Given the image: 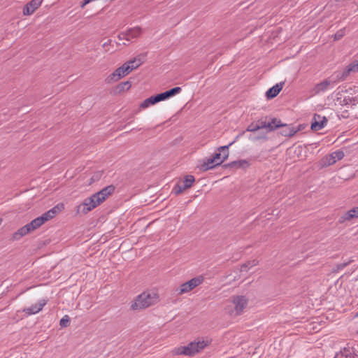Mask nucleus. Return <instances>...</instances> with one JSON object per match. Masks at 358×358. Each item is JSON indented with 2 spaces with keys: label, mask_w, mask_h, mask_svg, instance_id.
<instances>
[{
  "label": "nucleus",
  "mask_w": 358,
  "mask_h": 358,
  "mask_svg": "<svg viewBox=\"0 0 358 358\" xmlns=\"http://www.w3.org/2000/svg\"><path fill=\"white\" fill-rule=\"evenodd\" d=\"M159 301V295L154 291L143 292L139 294L131 305L134 310H142L156 304Z\"/></svg>",
  "instance_id": "f257e3e1"
},
{
  "label": "nucleus",
  "mask_w": 358,
  "mask_h": 358,
  "mask_svg": "<svg viewBox=\"0 0 358 358\" xmlns=\"http://www.w3.org/2000/svg\"><path fill=\"white\" fill-rule=\"evenodd\" d=\"M208 345V341H202L191 342L187 345L180 346L173 350L175 355L192 356Z\"/></svg>",
  "instance_id": "f03ea898"
},
{
  "label": "nucleus",
  "mask_w": 358,
  "mask_h": 358,
  "mask_svg": "<svg viewBox=\"0 0 358 358\" xmlns=\"http://www.w3.org/2000/svg\"><path fill=\"white\" fill-rule=\"evenodd\" d=\"M258 130L265 129L267 132L273 131L282 126L280 120L276 117H262L255 122Z\"/></svg>",
  "instance_id": "7ed1b4c3"
},
{
  "label": "nucleus",
  "mask_w": 358,
  "mask_h": 358,
  "mask_svg": "<svg viewBox=\"0 0 358 358\" xmlns=\"http://www.w3.org/2000/svg\"><path fill=\"white\" fill-rule=\"evenodd\" d=\"M115 190L113 185H108L91 196V210L99 206Z\"/></svg>",
  "instance_id": "20e7f679"
},
{
  "label": "nucleus",
  "mask_w": 358,
  "mask_h": 358,
  "mask_svg": "<svg viewBox=\"0 0 358 358\" xmlns=\"http://www.w3.org/2000/svg\"><path fill=\"white\" fill-rule=\"evenodd\" d=\"M203 282L201 276L194 278L182 284L178 289H176L178 295H182L192 291L193 289L199 286Z\"/></svg>",
  "instance_id": "39448f33"
},
{
  "label": "nucleus",
  "mask_w": 358,
  "mask_h": 358,
  "mask_svg": "<svg viewBox=\"0 0 358 358\" xmlns=\"http://www.w3.org/2000/svg\"><path fill=\"white\" fill-rule=\"evenodd\" d=\"M195 181V178L192 175L185 176L173 188L176 194H180L187 189L190 188Z\"/></svg>",
  "instance_id": "423d86ee"
},
{
  "label": "nucleus",
  "mask_w": 358,
  "mask_h": 358,
  "mask_svg": "<svg viewBox=\"0 0 358 358\" xmlns=\"http://www.w3.org/2000/svg\"><path fill=\"white\" fill-rule=\"evenodd\" d=\"M64 205L63 203H58L48 211L42 214L41 217L45 223L49 220L53 219L57 215L60 213L64 210Z\"/></svg>",
  "instance_id": "0eeeda50"
},
{
  "label": "nucleus",
  "mask_w": 358,
  "mask_h": 358,
  "mask_svg": "<svg viewBox=\"0 0 358 358\" xmlns=\"http://www.w3.org/2000/svg\"><path fill=\"white\" fill-rule=\"evenodd\" d=\"M132 71V68L129 69L125 63L120 67L117 68L108 78L110 80L117 81L121 78L125 76Z\"/></svg>",
  "instance_id": "6e6552de"
},
{
  "label": "nucleus",
  "mask_w": 358,
  "mask_h": 358,
  "mask_svg": "<svg viewBox=\"0 0 358 358\" xmlns=\"http://www.w3.org/2000/svg\"><path fill=\"white\" fill-rule=\"evenodd\" d=\"M328 120L325 116H321L318 114H315L311 123V129L313 131H319L324 128L327 124Z\"/></svg>",
  "instance_id": "1a4fd4ad"
},
{
  "label": "nucleus",
  "mask_w": 358,
  "mask_h": 358,
  "mask_svg": "<svg viewBox=\"0 0 358 358\" xmlns=\"http://www.w3.org/2000/svg\"><path fill=\"white\" fill-rule=\"evenodd\" d=\"M236 314H241L248 305V299L244 296H236L233 298Z\"/></svg>",
  "instance_id": "9d476101"
},
{
  "label": "nucleus",
  "mask_w": 358,
  "mask_h": 358,
  "mask_svg": "<svg viewBox=\"0 0 358 358\" xmlns=\"http://www.w3.org/2000/svg\"><path fill=\"white\" fill-rule=\"evenodd\" d=\"M334 358H358V355L353 348L348 346L337 352Z\"/></svg>",
  "instance_id": "9b49d317"
},
{
  "label": "nucleus",
  "mask_w": 358,
  "mask_h": 358,
  "mask_svg": "<svg viewBox=\"0 0 358 358\" xmlns=\"http://www.w3.org/2000/svg\"><path fill=\"white\" fill-rule=\"evenodd\" d=\"M222 162L223 160H220L216 163V161L213 157L206 158L203 159L202 163L199 166V169L203 171H206L220 165Z\"/></svg>",
  "instance_id": "f8f14e48"
},
{
  "label": "nucleus",
  "mask_w": 358,
  "mask_h": 358,
  "mask_svg": "<svg viewBox=\"0 0 358 358\" xmlns=\"http://www.w3.org/2000/svg\"><path fill=\"white\" fill-rule=\"evenodd\" d=\"M43 0H31L23 8L24 15H31L39 8Z\"/></svg>",
  "instance_id": "ddd939ff"
},
{
  "label": "nucleus",
  "mask_w": 358,
  "mask_h": 358,
  "mask_svg": "<svg viewBox=\"0 0 358 358\" xmlns=\"http://www.w3.org/2000/svg\"><path fill=\"white\" fill-rule=\"evenodd\" d=\"M280 127H282V129L280 131V134L285 137H292L295 135L299 131H300V128H295L292 124H283L282 126H280Z\"/></svg>",
  "instance_id": "4468645a"
},
{
  "label": "nucleus",
  "mask_w": 358,
  "mask_h": 358,
  "mask_svg": "<svg viewBox=\"0 0 358 358\" xmlns=\"http://www.w3.org/2000/svg\"><path fill=\"white\" fill-rule=\"evenodd\" d=\"M182 91V88L180 87H175L171 90H169L164 92L157 94V96L159 101H164L169 99L170 97L179 94Z\"/></svg>",
  "instance_id": "2eb2a0df"
},
{
  "label": "nucleus",
  "mask_w": 358,
  "mask_h": 358,
  "mask_svg": "<svg viewBox=\"0 0 358 358\" xmlns=\"http://www.w3.org/2000/svg\"><path fill=\"white\" fill-rule=\"evenodd\" d=\"M32 231H33L31 230V227H29V224H27L22 227L21 228H20L17 231H15L13 234V240H19L22 237L27 235L28 234H29Z\"/></svg>",
  "instance_id": "dca6fc26"
},
{
  "label": "nucleus",
  "mask_w": 358,
  "mask_h": 358,
  "mask_svg": "<svg viewBox=\"0 0 358 358\" xmlns=\"http://www.w3.org/2000/svg\"><path fill=\"white\" fill-rule=\"evenodd\" d=\"M46 301L43 299L39 301L36 304L33 305L27 308H25L24 311L27 315H34L38 313L43 307L45 305Z\"/></svg>",
  "instance_id": "f3484780"
},
{
  "label": "nucleus",
  "mask_w": 358,
  "mask_h": 358,
  "mask_svg": "<svg viewBox=\"0 0 358 358\" xmlns=\"http://www.w3.org/2000/svg\"><path fill=\"white\" fill-rule=\"evenodd\" d=\"M336 83V81H331L328 79H326L324 80H323L322 82L317 84L315 87L313 88V91L315 92V94H319L322 92H324L326 90H327L328 87H329V85L331 84H335Z\"/></svg>",
  "instance_id": "a211bd4d"
},
{
  "label": "nucleus",
  "mask_w": 358,
  "mask_h": 358,
  "mask_svg": "<svg viewBox=\"0 0 358 358\" xmlns=\"http://www.w3.org/2000/svg\"><path fill=\"white\" fill-rule=\"evenodd\" d=\"M337 102L341 106H355L358 103V96H345L343 99L338 97Z\"/></svg>",
  "instance_id": "6ab92c4d"
},
{
  "label": "nucleus",
  "mask_w": 358,
  "mask_h": 358,
  "mask_svg": "<svg viewBox=\"0 0 358 358\" xmlns=\"http://www.w3.org/2000/svg\"><path fill=\"white\" fill-rule=\"evenodd\" d=\"M284 83H280L271 87L266 92V96L267 99H273L275 97L282 89Z\"/></svg>",
  "instance_id": "aec40b11"
},
{
  "label": "nucleus",
  "mask_w": 358,
  "mask_h": 358,
  "mask_svg": "<svg viewBox=\"0 0 358 358\" xmlns=\"http://www.w3.org/2000/svg\"><path fill=\"white\" fill-rule=\"evenodd\" d=\"M344 153L341 150H337L330 154L327 157L328 164L331 165L336 162L337 160H341L343 158Z\"/></svg>",
  "instance_id": "412c9836"
},
{
  "label": "nucleus",
  "mask_w": 358,
  "mask_h": 358,
  "mask_svg": "<svg viewBox=\"0 0 358 358\" xmlns=\"http://www.w3.org/2000/svg\"><path fill=\"white\" fill-rule=\"evenodd\" d=\"M355 217H358V206L348 210L346 213L341 216L340 218V222H343L347 220L349 221Z\"/></svg>",
  "instance_id": "4be33fe9"
},
{
  "label": "nucleus",
  "mask_w": 358,
  "mask_h": 358,
  "mask_svg": "<svg viewBox=\"0 0 358 358\" xmlns=\"http://www.w3.org/2000/svg\"><path fill=\"white\" fill-rule=\"evenodd\" d=\"M90 211V201L85 199L84 202L77 207L76 214L81 217L88 213Z\"/></svg>",
  "instance_id": "5701e85b"
},
{
  "label": "nucleus",
  "mask_w": 358,
  "mask_h": 358,
  "mask_svg": "<svg viewBox=\"0 0 358 358\" xmlns=\"http://www.w3.org/2000/svg\"><path fill=\"white\" fill-rule=\"evenodd\" d=\"M159 102V99H158V97L156 95L155 96H152L146 99H145L141 104H140V108H143V109H145L148 107H149L151 105H154L157 103Z\"/></svg>",
  "instance_id": "b1692460"
},
{
  "label": "nucleus",
  "mask_w": 358,
  "mask_h": 358,
  "mask_svg": "<svg viewBox=\"0 0 358 358\" xmlns=\"http://www.w3.org/2000/svg\"><path fill=\"white\" fill-rule=\"evenodd\" d=\"M128 34L127 41H131L133 38L138 37L141 34V29L138 27L131 28L126 31Z\"/></svg>",
  "instance_id": "393cba45"
},
{
  "label": "nucleus",
  "mask_w": 358,
  "mask_h": 358,
  "mask_svg": "<svg viewBox=\"0 0 358 358\" xmlns=\"http://www.w3.org/2000/svg\"><path fill=\"white\" fill-rule=\"evenodd\" d=\"M249 166L248 162L245 160H239V161H234L232 162H230L226 165H224L225 167H231V168H245Z\"/></svg>",
  "instance_id": "a878e982"
},
{
  "label": "nucleus",
  "mask_w": 358,
  "mask_h": 358,
  "mask_svg": "<svg viewBox=\"0 0 358 358\" xmlns=\"http://www.w3.org/2000/svg\"><path fill=\"white\" fill-rule=\"evenodd\" d=\"M44 224L45 222L41 216L34 219L30 223H29V227L33 231L41 227Z\"/></svg>",
  "instance_id": "bb28decb"
},
{
  "label": "nucleus",
  "mask_w": 358,
  "mask_h": 358,
  "mask_svg": "<svg viewBox=\"0 0 358 358\" xmlns=\"http://www.w3.org/2000/svg\"><path fill=\"white\" fill-rule=\"evenodd\" d=\"M142 63L143 62L141 61V58L136 57L131 60L127 62L125 64H127V66L129 69L132 68L133 71L134 69H136L139 66H141Z\"/></svg>",
  "instance_id": "cd10ccee"
},
{
  "label": "nucleus",
  "mask_w": 358,
  "mask_h": 358,
  "mask_svg": "<svg viewBox=\"0 0 358 358\" xmlns=\"http://www.w3.org/2000/svg\"><path fill=\"white\" fill-rule=\"evenodd\" d=\"M235 142V141H232L231 143H230L229 145H224V146H220L217 148V150L220 152H222V159L221 160H223V162L228 158L229 157V151H228V149H229V147L231 146Z\"/></svg>",
  "instance_id": "c85d7f7f"
},
{
  "label": "nucleus",
  "mask_w": 358,
  "mask_h": 358,
  "mask_svg": "<svg viewBox=\"0 0 358 358\" xmlns=\"http://www.w3.org/2000/svg\"><path fill=\"white\" fill-rule=\"evenodd\" d=\"M258 261L257 259H252L247 262L246 263L241 265V271H248L250 268L257 265Z\"/></svg>",
  "instance_id": "c756f323"
},
{
  "label": "nucleus",
  "mask_w": 358,
  "mask_h": 358,
  "mask_svg": "<svg viewBox=\"0 0 358 358\" xmlns=\"http://www.w3.org/2000/svg\"><path fill=\"white\" fill-rule=\"evenodd\" d=\"M350 73L351 71H350V68L348 66L342 72L337 73L336 78L338 80L343 81L346 80Z\"/></svg>",
  "instance_id": "7c9ffc66"
},
{
  "label": "nucleus",
  "mask_w": 358,
  "mask_h": 358,
  "mask_svg": "<svg viewBox=\"0 0 358 358\" xmlns=\"http://www.w3.org/2000/svg\"><path fill=\"white\" fill-rule=\"evenodd\" d=\"M131 86V85L129 81L123 82V83H120L117 86V90L119 93H120L122 92L129 90L130 89Z\"/></svg>",
  "instance_id": "2f4dec72"
},
{
  "label": "nucleus",
  "mask_w": 358,
  "mask_h": 358,
  "mask_svg": "<svg viewBox=\"0 0 358 358\" xmlns=\"http://www.w3.org/2000/svg\"><path fill=\"white\" fill-rule=\"evenodd\" d=\"M345 34V29H341L336 31V33L334 35V38L335 41H338L341 39Z\"/></svg>",
  "instance_id": "473e14b6"
},
{
  "label": "nucleus",
  "mask_w": 358,
  "mask_h": 358,
  "mask_svg": "<svg viewBox=\"0 0 358 358\" xmlns=\"http://www.w3.org/2000/svg\"><path fill=\"white\" fill-rule=\"evenodd\" d=\"M103 174V171H96L94 173L93 176L91 177V183L94 181L99 180Z\"/></svg>",
  "instance_id": "72a5a7b5"
},
{
  "label": "nucleus",
  "mask_w": 358,
  "mask_h": 358,
  "mask_svg": "<svg viewBox=\"0 0 358 358\" xmlns=\"http://www.w3.org/2000/svg\"><path fill=\"white\" fill-rule=\"evenodd\" d=\"M351 73H355L358 71V61H355L348 65Z\"/></svg>",
  "instance_id": "f704fd0d"
},
{
  "label": "nucleus",
  "mask_w": 358,
  "mask_h": 358,
  "mask_svg": "<svg viewBox=\"0 0 358 358\" xmlns=\"http://www.w3.org/2000/svg\"><path fill=\"white\" fill-rule=\"evenodd\" d=\"M59 324L62 327H66L69 324V318L67 315L63 317L60 322Z\"/></svg>",
  "instance_id": "c9c22d12"
},
{
  "label": "nucleus",
  "mask_w": 358,
  "mask_h": 358,
  "mask_svg": "<svg viewBox=\"0 0 358 358\" xmlns=\"http://www.w3.org/2000/svg\"><path fill=\"white\" fill-rule=\"evenodd\" d=\"M246 131L250 132H255L258 131V127H257L255 122H252L250 124H249L246 129Z\"/></svg>",
  "instance_id": "e433bc0d"
},
{
  "label": "nucleus",
  "mask_w": 358,
  "mask_h": 358,
  "mask_svg": "<svg viewBox=\"0 0 358 358\" xmlns=\"http://www.w3.org/2000/svg\"><path fill=\"white\" fill-rule=\"evenodd\" d=\"M267 139H268V137H267L266 134L258 135L252 138V140L254 141H261V140L266 141Z\"/></svg>",
  "instance_id": "4c0bfd02"
},
{
  "label": "nucleus",
  "mask_w": 358,
  "mask_h": 358,
  "mask_svg": "<svg viewBox=\"0 0 358 358\" xmlns=\"http://www.w3.org/2000/svg\"><path fill=\"white\" fill-rule=\"evenodd\" d=\"M128 34H127V32H122L119 34L118 38L120 41L126 40L127 41Z\"/></svg>",
  "instance_id": "58836bf2"
},
{
  "label": "nucleus",
  "mask_w": 358,
  "mask_h": 358,
  "mask_svg": "<svg viewBox=\"0 0 358 358\" xmlns=\"http://www.w3.org/2000/svg\"><path fill=\"white\" fill-rule=\"evenodd\" d=\"M221 157H222V153L220 152L215 153L212 157L216 161V163H217L220 160L222 159Z\"/></svg>",
  "instance_id": "ea45409f"
},
{
  "label": "nucleus",
  "mask_w": 358,
  "mask_h": 358,
  "mask_svg": "<svg viewBox=\"0 0 358 358\" xmlns=\"http://www.w3.org/2000/svg\"><path fill=\"white\" fill-rule=\"evenodd\" d=\"M352 262H353V260H350L347 262H344V263H342L341 264V267H346L347 266H348Z\"/></svg>",
  "instance_id": "a19ab883"
},
{
  "label": "nucleus",
  "mask_w": 358,
  "mask_h": 358,
  "mask_svg": "<svg viewBox=\"0 0 358 358\" xmlns=\"http://www.w3.org/2000/svg\"><path fill=\"white\" fill-rule=\"evenodd\" d=\"M90 3V0H84L83 3L81 5V7H84L85 5Z\"/></svg>",
  "instance_id": "79ce46f5"
},
{
  "label": "nucleus",
  "mask_w": 358,
  "mask_h": 358,
  "mask_svg": "<svg viewBox=\"0 0 358 358\" xmlns=\"http://www.w3.org/2000/svg\"><path fill=\"white\" fill-rule=\"evenodd\" d=\"M336 266L338 270H341L344 268V267H341V264H338Z\"/></svg>",
  "instance_id": "37998d69"
},
{
  "label": "nucleus",
  "mask_w": 358,
  "mask_h": 358,
  "mask_svg": "<svg viewBox=\"0 0 358 358\" xmlns=\"http://www.w3.org/2000/svg\"><path fill=\"white\" fill-rule=\"evenodd\" d=\"M110 42V40H108L107 42L104 43L103 44V47L104 48L106 45H108V44Z\"/></svg>",
  "instance_id": "c03bdc74"
},
{
  "label": "nucleus",
  "mask_w": 358,
  "mask_h": 358,
  "mask_svg": "<svg viewBox=\"0 0 358 358\" xmlns=\"http://www.w3.org/2000/svg\"><path fill=\"white\" fill-rule=\"evenodd\" d=\"M1 223H2V220L0 219V225L1 224Z\"/></svg>",
  "instance_id": "a18cd8bd"
},
{
  "label": "nucleus",
  "mask_w": 358,
  "mask_h": 358,
  "mask_svg": "<svg viewBox=\"0 0 358 358\" xmlns=\"http://www.w3.org/2000/svg\"><path fill=\"white\" fill-rule=\"evenodd\" d=\"M356 316H358V313H357Z\"/></svg>",
  "instance_id": "49530a36"
},
{
  "label": "nucleus",
  "mask_w": 358,
  "mask_h": 358,
  "mask_svg": "<svg viewBox=\"0 0 358 358\" xmlns=\"http://www.w3.org/2000/svg\"><path fill=\"white\" fill-rule=\"evenodd\" d=\"M357 334H358V329H357Z\"/></svg>",
  "instance_id": "de8ad7c7"
}]
</instances>
